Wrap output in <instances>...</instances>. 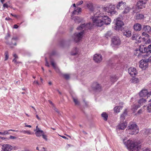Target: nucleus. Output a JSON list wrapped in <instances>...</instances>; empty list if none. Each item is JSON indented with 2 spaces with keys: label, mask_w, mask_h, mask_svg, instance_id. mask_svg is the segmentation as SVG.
Segmentation results:
<instances>
[{
  "label": "nucleus",
  "mask_w": 151,
  "mask_h": 151,
  "mask_svg": "<svg viewBox=\"0 0 151 151\" xmlns=\"http://www.w3.org/2000/svg\"><path fill=\"white\" fill-rule=\"evenodd\" d=\"M13 56L14 57V59H17L18 58V56L16 54H14L13 55Z\"/></svg>",
  "instance_id": "5fc2aeb1"
},
{
  "label": "nucleus",
  "mask_w": 151,
  "mask_h": 151,
  "mask_svg": "<svg viewBox=\"0 0 151 151\" xmlns=\"http://www.w3.org/2000/svg\"><path fill=\"white\" fill-rule=\"evenodd\" d=\"M142 110L141 109H140L138 111V113H141L142 112Z\"/></svg>",
  "instance_id": "774afa93"
},
{
  "label": "nucleus",
  "mask_w": 151,
  "mask_h": 151,
  "mask_svg": "<svg viewBox=\"0 0 151 151\" xmlns=\"http://www.w3.org/2000/svg\"><path fill=\"white\" fill-rule=\"evenodd\" d=\"M126 6V3L125 2L121 1L118 2L116 5L117 9L119 10H122Z\"/></svg>",
  "instance_id": "9b49d317"
},
{
  "label": "nucleus",
  "mask_w": 151,
  "mask_h": 151,
  "mask_svg": "<svg viewBox=\"0 0 151 151\" xmlns=\"http://www.w3.org/2000/svg\"><path fill=\"white\" fill-rule=\"evenodd\" d=\"M10 138L11 139H15L16 138V137H14V136H10Z\"/></svg>",
  "instance_id": "13d9d810"
},
{
  "label": "nucleus",
  "mask_w": 151,
  "mask_h": 151,
  "mask_svg": "<svg viewBox=\"0 0 151 151\" xmlns=\"http://www.w3.org/2000/svg\"><path fill=\"white\" fill-rule=\"evenodd\" d=\"M53 109L58 113L59 116H61V114L58 110L56 108L55 106L52 107Z\"/></svg>",
  "instance_id": "e433bc0d"
},
{
  "label": "nucleus",
  "mask_w": 151,
  "mask_h": 151,
  "mask_svg": "<svg viewBox=\"0 0 151 151\" xmlns=\"http://www.w3.org/2000/svg\"><path fill=\"white\" fill-rule=\"evenodd\" d=\"M83 3V1H80L78 2L76 4V5L78 6V5L82 4Z\"/></svg>",
  "instance_id": "49530a36"
},
{
  "label": "nucleus",
  "mask_w": 151,
  "mask_h": 151,
  "mask_svg": "<svg viewBox=\"0 0 151 151\" xmlns=\"http://www.w3.org/2000/svg\"><path fill=\"white\" fill-rule=\"evenodd\" d=\"M91 86L93 89L94 91H100L101 90V86L97 82L93 83L92 84Z\"/></svg>",
  "instance_id": "ddd939ff"
},
{
  "label": "nucleus",
  "mask_w": 151,
  "mask_h": 151,
  "mask_svg": "<svg viewBox=\"0 0 151 151\" xmlns=\"http://www.w3.org/2000/svg\"><path fill=\"white\" fill-rule=\"evenodd\" d=\"M147 109L149 112H151V103L148 104L147 107Z\"/></svg>",
  "instance_id": "4c0bfd02"
},
{
  "label": "nucleus",
  "mask_w": 151,
  "mask_h": 151,
  "mask_svg": "<svg viewBox=\"0 0 151 151\" xmlns=\"http://www.w3.org/2000/svg\"><path fill=\"white\" fill-rule=\"evenodd\" d=\"M123 34L127 37H129L131 36V32L129 30H126L123 32Z\"/></svg>",
  "instance_id": "bb28decb"
},
{
  "label": "nucleus",
  "mask_w": 151,
  "mask_h": 151,
  "mask_svg": "<svg viewBox=\"0 0 151 151\" xmlns=\"http://www.w3.org/2000/svg\"><path fill=\"white\" fill-rule=\"evenodd\" d=\"M144 15L143 14H137L136 16V19L138 20L142 19Z\"/></svg>",
  "instance_id": "c756f323"
},
{
  "label": "nucleus",
  "mask_w": 151,
  "mask_h": 151,
  "mask_svg": "<svg viewBox=\"0 0 151 151\" xmlns=\"http://www.w3.org/2000/svg\"><path fill=\"white\" fill-rule=\"evenodd\" d=\"M128 73L132 77L136 75L137 72L135 68H130L128 69Z\"/></svg>",
  "instance_id": "4468645a"
},
{
  "label": "nucleus",
  "mask_w": 151,
  "mask_h": 151,
  "mask_svg": "<svg viewBox=\"0 0 151 151\" xmlns=\"http://www.w3.org/2000/svg\"><path fill=\"white\" fill-rule=\"evenodd\" d=\"M10 131H12L14 132L16 131L12 129H9L8 130H5L3 132V135H5L9 134V132Z\"/></svg>",
  "instance_id": "f704fd0d"
},
{
  "label": "nucleus",
  "mask_w": 151,
  "mask_h": 151,
  "mask_svg": "<svg viewBox=\"0 0 151 151\" xmlns=\"http://www.w3.org/2000/svg\"><path fill=\"white\" fill-rule=\"evenodd\" d=\"M112 35V33L111 31H108L105 34V37L106 38H108L111 37Z\"/></svg>",
  "instance_id": "473e14b6"
},
{
  "label": "nucleus",
  "mask_w": 151,
  "mask_h": 151,
  "mask_svg": "<svg viewBox=\"0 0 151 151\" xmlns=\"http://www.w3.org/2000/svg\"><path fill=\"white\" fill-rule=\"evenodd\" d=\"M139 51L140 52L142 53H145V54H139L138 56L140 57L141 56L145 58L146 56H148L151 54V45H149L148 47H146L143 45H140L139 47Z\"/></svg>",
  "instance_id": "7ed1b4c3"
},
{
  "label": "nucleus",
  "mask_w": 151,
  "mask_h": 151,
  "mask_svg": "<svg viewBox=\"0 0 151 151\" xmlns=\"http://www.w3.org/2000/svg\"><path fill=\"white\" fill-rule=\"evenodd\" d=\"M141 37L138 34H133L132 37V39L133 40H136L138 42H140V40Z\"/></svg>",
  "instance_id": "dca6fc26"
},
{
  "label": "nucleus",
  "mask_w": 151,
  "mask_h": 151,
  "mask_svg": "<svg viewBox=\"0 0 151 151\" xmlns=\"http://www.w3.org/2000/svg\"><path fill=\"white\" fill-rule=\"evenodd\" d=\"M11 14L12 16L13 17H17V16L16 15H14V14Z\"/></svg>",
  "instance_id": "338daca9"
},
{
  "label": "nucleus",
  "mask_w": 151,
  "mask_h": 151,
  "mask_svg": "<svg viewBox=\"0 0 151 151\" xmlns=\"http://www.w3.org/2000/svg\"><path fill=\"white\" fill-rule=\"evenodd\" d=\"M5 20H11V19L9 18V17H6V18H5Z\"/></svg>",
  "instance_id": "680f3d73"
},
{
  "label": "nucleus",
  "mask_w": 151,
  "mask_h": 151,
  "mask_svg": "<svg viewBox=\"0 0 151 151\" xmlns=\"http://www.w3.org/2000/svg\"><path fill=\"white\" fill-rule=\"evenodd\" d=\"M108 10L109 11V13H110L111 14H112L114 12V10L115 9L114 5H109L108 7Z\"/></svg>",
  "instance_id": "393cba45"
},
{
  "label": "nucleus",
  "mask_w": 151,
  "mask_h": 151,
  "mask_svg": "<svg viewBox=\"0 0 151 151\" xmlns=\"http://www.w3.org/2000/svg\"><path fill=\"white\" fill-rule=\"evenodd\" d=\"M80 52L79 49L76 47H75L71 53V54L72 55H79L80 54Z\"/></svg>",
  "instance_id": "f3484780"
},
{
  "label": "nucleus",
  "mask_w": 151,
  "mask_h": 151,
  "mask_svg": "<svg viewBox=\"0 0 151 151\" xmlns=\"http://www.w3.org/2000/svg\"><path fill=\"white\" fill-rule=\"evenodd\" d=\"M150 131V130L149 129H146L145 131V132L146 133V134H150L149 133Z\"/></svg>",
  "instance_id": "de8ad7c7"
},
{
  "label": "nucleus",
  "mask_w": 151,
  "mask_h": 151,
  "mask_svg": "<svg viewBox=\"0 0 151 151\" xmlns=\"http://www.w3.org/2000/svg\"><path fill=\"white\" fill-rule=\"evenodd\" d=\"M81 8H78L76 9H75L72 12V13L74 14H78L79 13L81 12Z\"/></svg>",
  "instance_id": "4be33fe9"
},
{
  "label": "nucleus",
  "mask_w": 151,
  "mask_h": 151,
  "mask_svg": "<svg viewBox=\"0 0 151 151\" xmlns=\"http://www.w3.org/2000/svg\"><path fill=\"white\" fill-rule=\"evenodd\" d=\"M51 64L52 66L54 67V68L55 69L56 68V65L54 63V61L53 60H51Z\"/></svg>",
  "instance_id": "37998d69"
},
{
  "label": "nucleus",
  "mask_w": 151,
  "mask_h": 151,
  "mask_svg": "<svg viewBox=\"0 0 151 151\" xmlns=\"http://www.w3.org/2000/svg\"><path fill=\"white\" fill-rule=\"evenodd\" d=\"M117 77L116 76H112L111 77L110 81L112 83L116 82L118 80Z\"/></svg>",
  "instance_id": "c85d7f7f"
},
{
  "label": "nucleus",
  "mask_w": 151,
  "mask_h": 151,
  "mask_svg": "<svg viewBox=\"0 0 151 151\" xmlns=\"http://www.w3.org/2000/svg\"><path fill=\"white\" fill-rule=\"evenodd\" d=\"M146 1H139L137 3V8H136L135 10H134L133 12L134 13L138 12V11H137V9H141L145 7V4Z\"/></svg>",
  "instance_id": "0eeeda50"
},
{
  "label": "nucleus",
  "mask_w": 151,
  "mask_h": 151,
  "mask_svg": "<svg viewBox=\"0 0 151 151\" xmlns=\"http://www.w3.org/2000/svg\"><path fill=\"white\" fill-rule=\"evenodd\" d=\"M42 137L43 139H44L46 140H47V136L46 135H44V133L43 134H42Z\"/></svg>",
  "instance_id": "a18cd8bd"
},
{
  "label": "nucleus",
  "mask_w": 151,
  "mask_h": 151,
  "mask_svg": "<svg viewBox=\"0 0 151 151\" xmlns=\"http://www.w3.org/2000/svg\"><path fill=\"white\" fill-rule=\"evenodd\" d=\"M12 61L14 62V63H15V64H17L18 63V62L17 61V60L15 59H14Z\"/></svg>",
  "instance_id": "3c124183"
},
{
  "label": "nucleus",
  "mask_w": 151,
  "mask_h": 151,
  "mask_svg": "<svg viewBox=\"0 0 151 151\" xmlns=\"http://www.w3.org/2000/svg\"><path fill=\"white\" fill-rule=\"evenodd\" d=\"M49 103L51 104V105L52 106V107H53L55 106L54 104L52 103V102L50 100L49 101Z\"/></svg>",
  "instance_id": "603ef678"
},
{
  "label": "nucleus",
  "mask_w": 151,
  "mask_h": 151,
  "mask_svg": "<svg viewBox=\"0 0 151 151\" xmlns=\"http://www.w3.org/2000/svg\"><path fill=\"white\" fill-rule=\"evenodd\" d=\"M92 27V24L91 23H89L85 24V23L82 24L77 28L78 30H81L79 33H76L74 34L73 36V38L74 41L76 42H79L82 38L83 34V31L84 30L88 29H90Z\"/></svg>",
  "instance_id": "f03ea898"
},
{
  "label": "nucleus",
  "mask_w": 151,
  "mask_h": 151,
  "mask_svg": "<svg viewBox=\"0 0 151 151\" xmlns=\"http://www.w3.org/2000/svg\"><path fill=\"white\" fill-rule=\"evenodd\" d=\"M140 107V105H138V106H135V107H134V109H138V108Z\"/></svg>",
  "instance_id": "bf43d9fd"
},
{
  "label": "nucleus",
  "mask_w": 151,
  "mask_h": 151,
  "mask_svg": "<svg viewBox=\"0 0 151 151\" xmlns=\"http://www.w3.org/2000/svg\"><path fill=\"white\" fill-rule=\"evenodd\" d=\"M3 6L4 8H7L8 7V4L6 3H5L4 4Z\"/></svg>",
  "instance_id": "8fccbe9b"
},
{
  "label": "nucleus",
  "mask_w": 151,
  "mask_h": 151,
  "mask_svg": "<svg viewBox=\"0 0 151 151\" xmlns=\"http://www.w3.org/2000/svg\"><path fill=\"white\" fill-rule=\"evenodd\" d=\"M101 116L104 119L105 121H106L107 120L108 115L106 112H103L101 114Z\"/></svg>",
  "instance_id": "2f4dec72"
},
{
  "label": "nucleus",
  "mask_w": 151,
  "mask_h": 151,
  "mask_svg": "<svg viewBox=\"0 0 151 151\" xmlns=\"http://www.w3.org/2000/svg\"><path fill=\"white\" fill-rule=\"evenodd\" d=\"M123 107L122 106H116L114 107V111L116 113H119L120 111V110H121Z\"/></svg>",
  "instance_id": "5701e85b"
},
{
  "label": "nucleus",
  "mask_w": 151,
  "mask_h": 151,
  "mask_svg": "<svg viewBox=\"0 0 151 151\" xmlns=\"http://www.w3.org/2000/svg\"><path fill=\"white\" fill-rule=\"evenodd\" d=\"M116 26L114 29L118 31H122L123 28L122 26L124 25L123 22L122 21L120 18H118L116 19Z\"/></svg>",
  "instance_id": "423d86ee"
},
{
  "label": "nucleus",
  "mask_w": 151,
  "mask_h": 151,
  "mask_svg": "<svg viewBox=\"0 0 151 151\" xmlns=\"http://www.w3.org/2000/svg\"><path fill=\"white\" fill-rule=\"evenodd\" d=\"M25 127H29V128H31V126L30 125H27L26 124V123H25Z\"/></svg>",
  "instance_id": "69168bd1"
},
{
  "label": "nucleus",
  "mask_w": 151,
  "mask_h": 151,
  "mask_svg": "<svg viewBox=\"0 0 151 151\" xmlns=\"http://www.w3.org/2000/svg\"><path fill=\"white\" fill-rule=\"evenodd\" d=\"M21 132L23 133L24 134L27 133L28 134H31V133L29 131H25V130H22L20 131Z\"/></svg>",
  "instance_id": "a19ab883"
},
{
  "label": "nucleus",
  "mask_w": 151,
  "mask_h": 151,
  "mask_svg": "<svg viewBox=\"0 0 151 151\" xmlns=\"http://www.w3.org/2000/svg\"><path fill=\"white\" fill-rule=\"evenodd\" d=\"M5 60H6L9 58L8 53L7 51H6L5 53Z\"/></svg>",
  "instance_id": "ea45409f"
},
{
  "label": "nucleus",
  "mask_w": 151,
  "mask_h": 151,
  "mask_svg": "<svg viewBox=\"0 0 151 151\" xmlns=\"http://www.w3.org/2000/svg\"><path fill=\"white\" fill-rule=\"evenodd\" d=\"M63 76L66 80H68L70 78V75L68 74H64Z\"/></svg>",
  "instance_id": "58836bf2"
},
{
  "label": "nucleus",
  "mask_w": 151,
  "mask_h": 151,
  "mask_svg": "<svg viewBox=\"0 0 151 151\" xmlns=\"http://www.w3.org/2000/svg\"><path fill=\"white\" fill-rule=\"evenodd\" d=\"M143 30L145 32L149 33L151 31V28L148 25L145 26L143 27Z\"/></svg>",
  "instance_id": "412c9836"
},
{
  "label": "nucleus",
  "mask_w": 151,
  "mask_h": 151,
  "mask_svg": "<svg viewBox=\"0 0 151 151\" xmlns=\"http://www.w3.org/2000/svg\"><path fill=\"white\" fill-rule=\"evenodd\" d=\"M108 7H104L103 8V10L105 12L109 13V11L108 10Z\"/></svg>",
  "instance_id": "c03bdc74"
},
{
  "label": "nucleus",
  "mask_w": 151,
  "mask_h": 151,
  "mask_svg": "<svg viewBox=\"0 0 151 151\" xmlns=\"http://www.w3.org/2000/svg\"><path fill=\"white\" fill-rule=\"evenodd\" d=\"M44 132L42 130L40 129H38V130L36 131L35 134L36 135L37 137L41 136L42 134H43Z\"/></svg>",
  "instance_id": "b1692460"
},
{
  "label": "nucleus",
  "mask_w": 151,
  "mask_h": 151,
  "mask_svg": "<svg viewBox=\"0 0 151 151\" xmlns=\"http://www.w3.org/2000/svg\"><path fill=\"white\" fill-rule=\"evenodd\" d=\"M125 9L122 12L123 14H126L129 13L131 10V8L127 6L124 8Z\"/></svg>",
  "instance_id": "a878e982"
},
{
  "label": "nucleus",
  "mask_w": 151,
  "mask_h": 151,
  "mask_svg": "<svg viewBox=\"0 0 151 151\" xmlns=\"http://www.w3.org/2000/svg\"><path fill=\"white\" fill-rule=\"evenodd\" d=\"M133 27L134 29L136 31H139L141 29V25L138 23L134 24Z\"/></svg>",
  "instance_id": "aec40b11"
},
{
  "label": "nucleus",
  "mask_w": 151,
  "mask_h": 151,
  "mask_svg": "<svg viewBox=\"0 0 151 151\" xmlns=\"http://www.w3.org/2000/svg\"><path fill=\"white\" fill-rule=\"evenodd\" d=\"M33 84L36 83V84H37L38 85L39 84V83H38V82L37 81H35L33 82Z\"/></svg>",
  "instance_id": "052dcab7"
},
{
  "label": "nucleus",
  "mask_w": 151,
  "mask_h": 151,
  "mask_svg": "<svg viewBox=\"0 0 151 151\" xmlns=\"http://www.w3.org/2000/svg\"><path fill=\"white\" fill-rule=\"evenodd\" d=\"M17 40V37H14L12 38V40Z\"/></svg>",
  "instance_id": "4d7b16f0"
},
{
  "label": "nucleus",
  "mask_w": 151,
  "mask_h": 151,
  "mask_svg": "<svg viewBox=\"0 0 151 151\" xmlns=\"http://www.w3.org/2000/svg\"><path fill=\"white\" fill-rule=\"evenodd\" d=\"M36 116L37 119H38L39 120H40V119L39 118V117L38 116V115L37 114L36 115Z\"/></svg>",
  "instance_id": "0e129e2a"
},
{
  "label": "nucleus",
  "mask_w": 151,
  "mask_h": 151,
  "mask_svg": "<svg viewBox=\"0 0 151 151\" xmlns=\"http://www.w3.org/2000/svg\"><path fill=\"white\" fill-rule=\"evenodd\" d=\"M18 27V26L17 24H14V28L17 29Z\"/></svg>",
  "instance_id": "6e6d98bb"
},
{
  "label": "nucleus",
  "mask_w": 151,
  "mask_h": 151,
  "mask_svg": "<svg viewBox=\"0 0 151 151\" xmlns=\"http://www.w3.org/2000/svg\"><path fill=\"white\" fill-rule=\"evenodd\" d=\"M87 6L88 8L91 11H93V4L90 2H88L87 4Z\"/></svg>",
  "instance_id": "cd10ccee"
},
{
  "label": "nucleus",
  "mask_w": 151,
  "mask_h": 151,
  "mask_svg": "<svg viewBox=\"0 0 151 151\" xmlns=\"http://www.w3.org/2000/svg\"><path fill=\"white\" fill-rule=\"evenodd\" d=\"M45 62H46L45 65L49 67V63H48V62L47 61L46 58H45Z\"/></svg>",
  "instance_id": "09e8293b"
},
{
  "label": "nucleus",
  "mask_w": 151,
  "mask_h": 151,
  "mask_svg": "<svg viewBox=\"0 0 151 151\" xmlns=\"http://www.w3.org/2000/svg\"><path fill=\"white\" fill-rule=\"evenodd\" d=\"M149 61V59H148L147 60H142L140 61L139 67L142 70L145 69L148 66V62Z\"/></svg>",
  "instance_id": "6e6552de"
},
{
  "label": "nucleus",
  "mask_w": 151,
  "mask_h": 151,
  "mask_svg": "<svg viewBox=\"0 0 151 151\" xmlns=\"http://www.w3.org/2000/svg\"><path fill=\"white\" fill-rule=\"evenodd\" d=\"M93 25L98 27H101L104 24L108 25L111 22V19L107 16H101L100 14V12H97L91 18Z\"/></svg>",
  "instance_id": "f257e3e1"
},
{
  "label": "nucleus",
  "mask_w": 151,
  "mask_h": 151,
  "mask_svg": "<svg viewBox=\"0 0 151 151\" xmlns=\"http://www.w3.org/2000/svg\"><path fill=\"white\" fill-rule=\"evenodd\" d=\"M127 109H125L124 111L123 112V114H121L120 116V120L122 122H123L124 120L125 116L127 115Z\"/></svg>",
  "instance_id": "6ab92c4d"
},
{
  "label": "nucleus",
  "mask_w": 151,
  "mask_h": 151,
  "mask_svg": "<svg viewBox=\"0 0 151 151\" xmlns=\"http://www.w3.org/2000/svg\"><path fill=\"white\" fill-rule=\"evenodd\" d=\"M10 35L9 34H8L7 36L6 37V39H7L8 37H10Z\"/></svg>",
  "instance_id": "e2e57ef3"
},
{
  "label": "nucleus",
  "mask_w": 151,
  "mask_h": 151,
  "mask_svg": "<svg viewBox=\"0 0 151 151\" xmlns=\"http://www.w3.org/2000/svg\"><path fill=\"white\" fill-rule=\"evenodd\" d=\"M146 101V100L143 98L141 99L138 101V103L140 105L143 104Z\"/></svg>",
  "instance_id": "72a5a7b5"
},
{
  "label": "nucleus",
  "mask_w": 151,
  "mask_h": 151,
  "mask_svg": "<svg viewBox=\"0 0 151 151\" xmlns=\"http://www.w3.org/2000/svg\"><path fill=\"white\" fill-rule=\"evenodd\" d=\"M93 60L96 63H100L102 60V56L100 54H95L93 56Z\"/></svg>",
  "instance_id": "f8f14e48"
},
{
  "label": "nucleus",
  "mask_w": 151,
  "mask_h": 151,
  "mask_svg": "<svg viewBox=\"0 0 151 151\" xmlns=\"http://www.w3.org/2000/svg\"><path fill=\"white\" fill-rule=\"evenodd\" d=\"M111 45L112 46H119L121 44V40L119 37H114L111 40Z\"/></svg>",
  "instance_id": "1a4fd4ad"
},
{
  "label": "nucleus",
  "mask_w": 151,
  "mask_h": 151,
  "mask_svg": "<svg viewBox=\"0 0 151 151\" xmlns=\"http://www.w3.org/2000/svg\"><path fill=\"white\" fill-rule=\"evenodd\" d=\"M4 151H10L12 149V147L9 145H3Z\"/></svg>",
  "instance_id": "a211bd4d"
},
{
  "label": "nucleus",
  "mask_w": 151,
  "mask_h": 151,
  "mask_svg": "<svg viewBox=\"0 0 151 151\" xmlns=\"http://www.w3.org/2000/svg\"><path fill=\"white\" fill-rule=\"evenodd\" d=\"M73 99L76 105H79V102L77 99L75 98L74 97H73Z\"/></svg>",
  "instance_id": "c9c22d12"
},
{
  "label": "nucleus",
  "mask_w": 151,
  "mask_h": 151,
  "mask_svg": "<svg viewBox=\"0 0 151 151\" xmlns=\"http://www.w3.org/2000/svg\"><path fill=\"white\" fill-rule=\"evenodd\" d=\"M131 82L136 83L139 82V80L138 78L133 77L131 79Z\"/></svg>",
  "instance_id": "7c9ffc66"
},
{
  "label": "nucleus",
  "mask_w": 151,
  "mask_h": 151,
  "mask_svg": "<svg viewBox=\"0 0 151 151\" xmlns=\"http://www.w3.org/2000/svg\"><path fill=\"white\" fill-rule=\"evenodd\" d=\"M139 95L141 97H144L147 95L148 98L151 95V91L148 93L147 90L143 89L139 93Z\"/></svg>",
  "instance_id": "9d476101"
},
{
  "label": "nucleus",
  "mask_w": 151,
  "mask_h": 151,
  "mask_svg": "<svg viewBox=\"0 0 151 151\" xmlns=\"http://www.w3.org/2000/svg\"><path fill=\"white\" fill-rule=\"evenodd\" d=\"M127 125V124L125 122H123L117 126V129L119 131L120 130H124L126 128Z\"/></svg>",
  "instance_id": "2eb2a0df"
},
{
  "label": "nucleus",
  "mask_w": 151,
  "mask_h": 151,
  "mask_svg": "<svg viewBox=\"0 0 151 151\" xmlns=\"http://www.w3.org/2000/svg\"><path fill=\"white\" fill-rule=\"evenodd\" d=\"M142 35L147 37L148 38L150 37V36L145 32H143L142 33Z\"/></svg>",
  "instance_id": "79ce46f5"
},
{
  "label": "nucleus",
  "mask_w": 151,
  "mask_h": 151,
  "mask_svg": "<svg viewBox=\"0 0 151 151\" xmlns=\"http://www.w3.org/2000/svg\"><path fill=\"white\" fill-rule=\"evenodd\" d=\"M127 130V132L131 135H135L139 132V128L137 126L136 124L132 123L129 124Z\"/></svg>",
  "instance_id": "39448f33"
},
{
  "label": "nucleus",
  "mask_w": 151,
  "mask_h": 151,
  "mask_svg": "<svg viewBox=\"0 0 151 151\" xmlns=\"http://www.w3.org/2000/svg\"><path fill=\"white\" fill-rule=\"evenodd\" d=\"M125 140H124V143L127 148L129 149L130 151H138L141 147V145H135L131 141L128 140L127 142H125Z\"/></svg>",
  "instance_id": "20e7f679"
},
{
  "label": "nucleus",
  "mask_w": 151,
  "mask_h": 151,
  "mask_svg": "<svg viewBox=\"0 0 151 151\" xmlns=\"http://www.w3.org/2000/svg\"><path fill=\"white\" fill-rule=\"evenodd\" d=\"M150 39H148L147 41L146 42V44H148L150 43Z\"/></svg>",
  "instance_id": "864d4df0"
}]
</instances>
